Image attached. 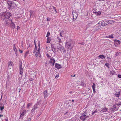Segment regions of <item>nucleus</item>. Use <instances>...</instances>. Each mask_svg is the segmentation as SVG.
Returning a JSON list of instances; mask_svg holds the SVG:
<instances>
[{"instance_id":"nucleus-9","label":"nucleus","mask_w":121,"mask_h":121,"mask_svg":"<svg viewBox=\"0 0 121 121\" xmlns=\"http://www.w3.org/2000/svg\"><path fill=\"white\" fill-rule=\"evenodd\" d=\"M72 14L73 15V19H75L77 17L78 15L77 13L75 11H73L72 12Z\"/></svg>"},{"instance_id":"nucleus-45","label":"nucleus","mask_w":121,"mask_h":121,"mask_svg":"<svg viewBox=\"0 0 121 121\" xmlns=\"http://www.w3.org/2000/svg\"><path fill=\"white\" fill-rule=\"evenodd\" d=\"M47 56L48 58H50L51 57V56H50V55H49L48 54L47 55Z\"/></svg>"},{"instance_id":"nucleus-26","label":"nucleus","mask_w":121,"mask_h":121,"mask_svg":"<svg viewBox=\"0 0 121 121\" xmlns=\"http://www.w3.org/2000/svg\"><path fill=\"white\" fill-rule=\"evenodd\" d=\"M37 109L36 108H35V107H33V108L32 109L31 111V113H33L35 110Z\"/></svg>"},{"instance_id":"nucleus-21","label":"nucleus","mask_w":121,"mask_h":121,"mask_svg":"<svg viewBox=\"0 0 121 121\" xmlns=\"http://www.w3.org/2000/svg\"><path fill=\"white\" fill-rule=\"evenodd\" d=\"M95 84L94 83H93V84L92 86V88L93 89V92L94 93H95Z\"/></svg>"},{"instance_id":"nucleus-16","label":"nucleus","mask_w":121,"mask_h":121,"mask_svg":"<svg viewBox=\"0 0 121 121\" xmlns=\"http://www.w3.org/2000/svg\"><path fill=\"white\" fill-rule=\"evenodd\" d=\"M107 21H104L101 22V25L102 26H104L107 25Z\"/></svg>"},{"instance_id":"nucleus-27","label":"nucleus","mask_w":121,"mask_h":121,"mask_svg":"<svg viewBox=\"0 0 121 121\" xmlns=\"http://www.w3.org/2000/svg\"><path fill=\"white\" fill-rule=\"evenodd\" d=\"M99 57L101 58L102 59H103V58H105V57L104 56V55H99Z\"/></svg>"},{"instance_id":"nucleus-35","label":"nucleus","mask_w":121,"mask_h":121,"mask_svg":"<svg viewBox=\"0 0 121 121\" xmlns=\"http://www.w3.org/2000/svg\"><path fill=\"white\" fill-rule=\"evenodd\" d=\"M64 32V31H62L61 32H60V36L61 37L62 36V34Z\"/></svg>"},{"instance_id":"nucleus-2","label":"nucleus","mask_w":121,"mask_h":121,"mask_svg":"<svg viewBox=\"0 0 121 121\" xmlns=\"http://www.w3.org/2000/svg\"><path fill=\"white\" fill-rule=\"evenodd\" d=\"M89 117V116L87 115V112H85L82 114L81 116L79 118L81 120L84 121L86 120Z\"/></svg>"},{"instance_id":"nucleus-17","label":"nucleus","mask_w":121,"mask_h":121,"mask_svg":"<svg viewBox=\"0 0 121 121\" xmlns=\"http://www.w3.org/2000/svg\"><path fill=\"white\" fill-rule=\"evenodd\" d=\"M8 66L9 67L10 66H11L12 67L13 66V62L11 60L9 61V62L8 63Z\"/></svg>"},{"instance_id":"nucleus-24","label":"nucleus","mask_w":121,"mask_h":121,"mask_svg":"<svg viewBox=\"0 0 121 121\" xmlns=\"http://www.w3.org/2000/svg\"><path fill=\"white\" fill-rule=\"evenodd\" d=\"M80 120L78 118H77L75 117L73 119L72 121H79Z\"/></svg>"},{"instance_id":"nucleus-41","label":"nucleus","mask_w":121,"mask_h":121,"mask_svg":"<svg viewBox=\"0 0 121 121\" xmlns=\"http://www.w3.org/2000/svg\"><path fill=\"white\" fill-rule=\"evenodd\" d=\"M13 49H14V50L15 51V52H17V49H16L15 47H14L13 48Z\"/></svg>"},{"instance_id":"nucleus-55","label":"nucleus","mask_w":121,"mask_h":121,"mask_svg":"<svg viewBox=\"0 0 121 121\" xmlns=\"http://www.w3.org/2000/svg\"><path fill=\"white\" fill-rule=\"evenodd\" d=\"M84 83L83 82L81 83V85L82 86H84Z\"/></svg>"},{"instance_id":"nucleus-43","label":"nucleus","mask_w":121,"mask_h":121,"mask_svg":"<svg viewBox=\"0 0 121 121\" xmlns=\"http://www.w3.org/2000/svg\"><path fill=\"white\" fill-rule=\"evenodd\" d=\"M114 73H115L113 71L112 72V71H110L111 74L113 75L114 74Z\"/></svg>"},{"instance_id":"nucleus-61","label":"nucleus","mask_w":121,"mask_h":121,"mask_svg":"<svg viewBox=\"0 0 121 121\" xmlns=\"http://www.w3.org/2000/svg\"><path fill=\"white\" fill-rule=\"evenodd\" d=\"M66 103H67V104H68V103L69 104V102H68V101H66Z\"/></svg>"},{"instance_id":"nucleus-44","label":"nucleus","mask_w":121,"mask_h":121,"mask_svg":"<svg viewBox=\"0 0 121 121\" xmlns=\"http://www.w3.org/2000/svg\"><path fill=\"white\" fill-rule=\"evenodd\" d=\"M53 7L54 10L55 11L56 13H57L55 9V7Z\"/></svg>"},{"instance_id":"nucleus-10","label":"nucleus","mask_w":121,"mask_h":121,"mask_svg":"<svg viewBox=\"0 0 121 121\" xmlns=\"http://www.w3.org/2000/svg\"><path fill=\"white\" fill-rule=\"evenodd\" d=\"M120 41L117 40H115L114 41V44L116 46H118L120 44Z\"/></svg>"},{"instance_id":"nucleus-51","label":"nucleus","mask_w":121,"mask_h":121,"mask_svg":"<svg viewBox=\"0 0 121 121\" xmlns=\"http://www.w3.org/2000/svg\"><path fill=\"white\" fill-rule=\"evenodd\" d=\"M58 75H57L55 76V78H56V79L58 78Z\"/></svg>"},{"instance_id":"nucleus-30","label":"nucleus","mask_w":121,"mask_h":121,"mask_svg":"<svg viewBox=\"0 0 121 121\" xmlns=\"http://www.w3.org/2000/svg\"><path fill=\"white\" fill-rule=\"evenodd\" d=\"M32 104L31 103H29L27 104V108H29L31 106V105Z\"/></svg>"},{"instance_id":"nucleus-32","label":"nucleus","mask_w":121,"mask_h":121,"mask_svg":"<svg viewBox=\"0 0 121 121\" xmlns=\"http://www.w3.org/2000/svg\"><path fill=\"white\" fill-rule=\"evenodd\" d=\"M113 35H111L108 36V37H107V38H113Z\"/></svg>"},{"instance_id":"nucleus-48","label":"nucleus","mask_w":121,"mask_h":121,"mask_svg":"<svg viewBox=\"0 0 121 121\" xmlns=\"http://www.w3.org/2000/svg\"><path fill=\"white\" fill-rule=\"evenodd\" d=\"M20 28V27L19 26H17V30H19Z\"/></svg>"},{"instance_id":"nucleus-59","label":"nucleus","mask_w":121,"mask_h":121,"mask_svg":"<svg viewBox=\"0 0 121 121\" xmlns=\"http://www.w3.org/2000/svg\"><path fill=\"white\" fill-rule=\"evenodd\" d=\"M27 53H26L25 55V57L27 55Z\"/></svg>"},{"instance_id":"nucleus-47","label":"nucleus","mask_w":121,"mask_h":121,"mask_svg":"<svg viewBox=\"0 0 121 121\" xmlns=\"http://www.w3.org/2000/svg\"><path fill=\"white\" fill-rule=\"evenodd\" d=\"M118 77L119 78H121V75L120 74H118Z\"/></svg>"},{"instance_id":"nucleus-58","label":"nucleus","mask_w":121,"mask_h":121,"mask_svg":"<svg viewBox=\"0 0 121 121\" xmlns=\"http://www.w3.org/2000/svg\"><path fill=\"white\" fill-rule=\"evenodd\" d=\"M34 72H35L34 71H32L31 73L30 74H33V73H34Z\"/></svg>"},{"instance_id":"nucleus-5","label":"nucleus","mask_w":121,"mask_h":121,"mask_svg":"<svg viewBox=\"0 0 121 121\" xmlns=\"http://www.w3.org/2000/svg\"><path fill=\"white\" fill-rule=\"evenodd\" d=\"M115 97H119L121 95V92L119 91H115V92L114 93Z\"/></svg>"},{"instance_id":"nucleus-25","label":"nucleus","mask_w":121,"mask_h":121,"mask_svg":"<svg viewBox=\"0 0 121 121\" xmlns=\"http://www.w3.org/2000/svg\"><path fill=\"white\" fill-rule=\"evenodd\" d=\"M107 109L106 108H104L101 111V112H104L107 110Z\"/></svg>"},{"instance_id":"nucleus-38","label":"nucleus","mask_w":121,"mask_h":121,"mask_svg":"<svg viewBox=\"0 0 121 121\" xmlns=\"http://www.w3.org/2000/svg\"><path fill=\"white\" fill-rule=\"evenodd\" d=\"M105 65L108 68H109V64L108 63H106L105 64Z\"/></svg>"},{"instance_id":"nucleus-52","label":"nucleus","mask_w":121,"mask_h":121,"mask_svg":"<svg viewBox=\"0 0 121 121\" xmlns=\"http://www.w3.org/2000/svg\"><path fill=\"white\" fill-rule=\"evenodd\" d=\"M31 120V118H29L27 119V121H30Z\"/></svg>"},{"instance_id":"nucleus-20","label":"nucleus","mask_w":121,"mask_h":121,"mask_svg":"<svg viewBox=\"0 0 121 121\" xmlns=\"http://www.w3.org/2000/svg\"><path fill=\"white\" fill-rule=\"evenodd\" d=\"M113 107H114L112 109V110L113 111L115 110V109H116L115 110V111L118 110V108H117V107L116 106V105L115 104H114L113 105Z\"/></svg>"},{"instance_id":"nucleus-46","label":"nucleus","mask_w":121,"mask_h":121,"mask_svg":"<svg viewBox=\"0 0 121 121\" xmlns=\"http://www.w3.org/2000/svg\"><path fill=\"white\" fill-rule=\"evenodd\" d=\"M50 18H48V17L47 18V21H50Z\"/></svg>"},{"instance_id":"nucleus-14","label":"nucleus","mask_w":121,"mask_h":121,"mask_svg":"<svg viewBox=\"0 0 121 121\" xmlns=\"http://www.w3.org/2000/svg\"><path fill=\"white\" fill-rule=\"evenodd\" d=\"M20 74L22 75L23 73V69L22 67V64L19 65Z\"/></svg>"},{"instance_id":"nucleus-22","label":"nucleus","mask_w":121,"mask_h":121,"mask_svg":"<svg viewBox=\"0 0 121 121\" xmlns=\"http://www.w3.org/2000/svg\"><path fill=\"white\" fill-rule=\"evenodd\" d=\"M12 28H15V24L13 23L12 21L10 24Z\"/></svg>"},{"instance_id":"nucleus-15","label":"nucleus","mask_w":121,"mask_h":121,"mask_svg":"<svg viewBox=\"0 0 121 121\" xmlns=\"http://www.w3.org/2000/svg\"><path fill=\"white\" fill-rule=\"evenodd\" d=\"M33 74H30V76L32 78H35L36 73L35 72H34Z\"/></svg>"},{"instance_id":"nucleus-11","label":"nucleus","mask_w":121,"mask_h":121,"mask_svg":"<svg viewBox=\"0 0 121 121\" xmlns=\"http://www.w3.org/2000/svg\"><path fill=\"white\" fill-rule=\"evenodd\" d=\"M42 101L41 100H40L39 102H38L36 104H35V105L33 107H35L37 109L39 107V106L40 104L41 103L40 102Z\"/></svg>"},{"instance_id":"nucleus-7","label":"nucleus","mask_w":121,"mask_h":121,"mask_svg":"<svg viewBox=\"0 0 121 121\" xmlns=\"http://www.w3.org/2000/svg\"><path fill=\"white\" fill-rule=\"evenodd\" d=\"M25 113L26 110H23L21 113L20 112L21 114L19 117V119H22L23 118V116L25 114Z\"/></svg>"},{"instance_id":"nucleus-31","label":"nucleus","mask_w":121,"mask_h":121,"mask_svg":"<svg viewBox=\"0 0 121 121\" xmlns=\"http://www.w3.org/2000/svg\"><path fill=\"white\" fill-rule=\"evenodd\" d=\"M50 38L49 37L48 38V39L47 41V43H50Z\"/></svg>"},{"instance_id":"nucleus-12","label":"nucleus","mask_w":121,"mask_h":121,"mask_svg":"<svg viewBox=\"0 0 121 121\" xmlns=\"http://www.w3.org/2000/svg\"><path fill=\"white\" fill-rule=\"evenodd\" d=\"M11 20L9 19H7L4 22V23L7 25H9L11 22Z\"/></svg>"},{"instance_id":"nucleus-4","label":"nucleus","mask_w":121,"mask_h":121,"mask_svg":"<svg viewBox=\"0 0 121 121\" xmlns=\"http://www.w3.org/2000/svg\"><path fill=\"white\" fill-rule=\"evenodd\" d=\"M11 15V13L7 12H4L3 13L1 14L2 16V17H4V19L9 18L10 17Z\"/></svg>"},{"instance_id":"nucleus-49","label":"nucleus","mask_w":121,"mask_h":121,"mask_svg":"<svg viewBox=\"0 0 121 121\" xmlns=\"http://www.w3.org/2000/svg\"><path fill=\"white\" fill-rule=\"evenodd\" d=\"M34 44H35V48L36 49L37 48V47H36V44L35 43V40H34Z\"/></svg>"},{"instance_id":"nucleus-6","label":"nucleus","mask_w":121,"mask_h":121,"mask_svg":"<svg viewBox=\"0 0 121 121\" xmlns=\"http://www.w3.org/2000/svg\"><path fill=\"white\" fill-rule=\"evenodd\" d=\"M43 95H44V98L45 99L49 95L48 92V90H46L43 93Z\"/></svg>"},{"instance_id":"nucleus-56","label":"nucleus","mask_w":121,"mask_h":121,"mask_svg":"<svg viewBox=\"0 0 121 121\" xmlns=\"http://www.w3.org/2000/svg\"><path fill=\"white\" fill-rule=\"evenodd\" d=\"M107 59L108 60H109L110 59V58L108 57H107Z\"/></svg>"},{"instance_id":"nucleus-62","label":"nucleus","mask_w":121,"mask_h":121,"mask_svg":"<svg viewBox=\"0 0 121 121\" xmlns=\"http://www.w3.org/2000/svg\"><path fill=\"white\" fill-rule=\"evenodd\" d=\"M68 113V112H67L66 113H64V114L65 115L66 114H67V113Z\"/></svg>"},{"instance_id":"nucleus-29","label":"nucleus","mask_w":121,"mask_h":121,"mask_svg":"<svg viewBox=\"0 0 121 121\" xmlns=\"http://www.w3.org/2000/svg\"><path fill=\"white\" fill-rule=\"evenodd\" d=\"M35 55L37 57H38V56L40 57L41 56L40 53H36Z\"/></svg>"},{"instance_id":"nucleus-13","label":"nucleus","mask_w":121,"mask_h":121,"mask_svg":"<svg viewBox=\"0 0 121 121\" xmlns=\"http://www.w3.org/2000/svg\"><path fill=\"white\" fill-rule=\"evenodd\" d=\"M55 67L58 69H60L62 68V67L60 64H58L56 63L55 64Z\"/></svg>"},{"instance_id":"nucleus-3","label":"nucleus","mask_w":121,"mask_h":121,"mask_svg":"<svg viewBox=\"0 0 121 121\" xmlns=\"http://www.w3.org/2000/svg\"><path fill=\"white\" fill-rule=\"evenodd\" d=\"M72 42V41L71 39H69L68 41H67L65 44L66 48L69 49H71L73 47Z\"/></svg>"},{"instance_id":"nucleus-40","label":"nucleus","mask_w":121,"mask_h":121,"mask_svg":"<svg viewBox=\"0 0 121 121\" xmlns=\"http://www.w3.org/2000/svg\"><path fill=\"white\" fill-rule=\"evenodd\" d=\"M33 79H34V78H31H31H30L29 80L30 81H33Z\"/></svg>"},{"instance_id":"nucleus-57","label":"nucleus","mask_w":121,"mask_h":121,"mask_svg":"<svg viewBox=\"0 0 121 121\" xmlns=\"http://www.w3.org/2000/svg\"><path fill=\"white\" fill-rule=\"evenodd\" d=\"M2 96H3V94H2V95H1V98L0 99V100H1L2 99Z\"/></svg>"},{"instance_id":"nucleus-36","label":"nucleus","mask_w":121,"mask_h":121,"mask_svg":"<svg viewBox=\"0 0 121 121\" xmlns=\"http://www.w3.org/2000/svg\"><path fill=\"white\" fill-rule=\"evenodd\" d=\"M4 108V106H3L2 107H1V106L0 107V110L1 111H2L3 110V109Z\"/></svg>"},{"instance_id":"nucleus-28","label":"nucleus","mask_w":121,"mask_h":121,"mask_svg":"<svg viewBox=\"0 0 121 121\" xmlns=\"http://www.w3.org/2000/svg\"><path fill=\"white\" fill-rule=\"evenodd\" d=\"M61 38H60V37L58 36L57 37V39H58L59 42V43H60L61 42Z\"/></svg>"},{"instance_id":"nucleus-54","label":"nucleus","mask_w":121,"mask_h":121,"mask_svg":"<svg viewBox=\"0 0 121 121\" xmlns=\"http://www.w3.org/2000/svg\"><path fill=\"white\" fill-rule=\"evenodd\" d=\"M30 13H31V15L32 14V11L31 10H30ZM30 16H31V15H30Z\"/></svg>"},{"instance_id":"nucleus-39","label":"nucleus","mask_w":121,"mask_h":121,"mask_svg":"<svg viewBox=\"0 0 121 121\" xmlns=\"http://www.w3.org/2000/svg\"><path fill=\"white\" fill-rule=\"evenodd\" d=\"M101 26L100 25L97 26H97H96V27H97V28L98 29L100 28H101Z\"/></svg>"},{"instance_id":"nucleus-19","label":"nucleus","mask_w":121,"mask_h":121,"mask_svg":"<svg viewBox=\"0 0 121 121\" xmlns=\"http://www.w3.org/2000/svg\"><path fill=\"white\" fill-rule=\"evenodd\" d=\"M49 62L51 63L54 64L55 62V60L54 59L51 58Z\"/></svg>"},{"instance_id":"nucleus-1","label":"nucleus","mask_w":121,"mask_h":121,"mask_svg":"<svg viewBox=\"0 0 121 121\" xmlns=\"http://www.w3.org/2000/svg\"><path fill=\"white\" fill-rule=\"evenodd\" d=\"M7 3L8 5V8L9 10L15 9L17 7L16 4L13 1H8Z\"/></svg>"},{"instance_id":"nucleus-33","label":"nucleus","mask_w":121,"mask_h":121,"mask_svg":"<svg viewBox=\"0 0 121 121\" xmlns=\"http://www.w3.org/2000/svg\"><path fill=\"white\" fill-rule=\"evenodd\" d=\"M116 105L117 106H121V102H119Z\"/></svg>"},{"instance_id":"nucleus-23","label":"nucleus","mask_w":121,"mask_h":121,"mask_svg":"<svg viewBox=\"0 0 121 121\" xmlns=\"http://www.w3.org/2000/svg\"><path fill=\"white\" fill-rule=\"evenodd\" d=\"M107 21V25L109 24H112L114 22V21L112 20H109Z\"/></svg>"},{"instance_id":"nucleus-64","label":"nucleus","mask_w":121,"mask_h":121,"mask_svg":"<svg viewBox=\"0 0 121 121\" xmlns=\"http://www.w3.org/2000/svg\"><path fill=\"white\" fill-rule=\"evenodd\" d=\"M119 55V53H116V56H118Z\"/></svg>"},{"instance_id":"nucleus-60","label":"nucleus","mask_w":121,"mask_h":121,"mask_svg":"<svg viewBox=\"0 0 121 121\" xmlns=\"http://www.w3.org/2000/svg\"><path fill=\"white\" fill-rule=\"evenodd\" d=\"M54 65V64L52 63V66H53Z\"/></svg>"},{"instance_id":"nucleus-37","label":"nucleus","mask_w":121,"mask_h":121,"mask_svg":"<svg viewBox=\"0 0 121 121\" xmlns=\"http://www.w3.org/2000/svg\"><path fill=\"white\" fill-rule=\"evenodd\" d=\"M50 32H48L47 34L46 37L48 38L49 37H48L50 35Z\"/></svg>"},{"instance_id":"nucleus-42","label":"nucleus","mask_w":121,"mask_h":121,"mask_svg":"<svg viewBox=\"0 0 121 121\" xmlns=\"http://www.w3.org/2000/svg\"><path fill=\"white\" fill-rule=\"evenodd\" d=\"M96 112V110L94 111L93 112L92 114V115H93Z\"/></svg>"},{"instance_id":"nucleus-50","label":"nucleus","mask_w":121,"mask_h":121,"mask_svg":"<svg viewBox=\"0 0 121 121\" xmlns=\"http://www.w3.org/2000/svg\"><path fill=\"white\" fill-rule=\"evenodd\" d=\"M19 52H20V53H22L23 52V51L22 50H19Z\"/></svg>"},{"instance_id":"nucleus-34","label":"nucleus","mask_w":121,"mask_h":121,"mask_svg":"<svg viewBox=\"0 0 121 121\" xmlns=\"http://www.w3.org/2000/svg\"><path fill=\"white\" fill-rule=\"evenodd\" d=\"M95 13V14L97 15H100V14L101 13L100 12H98Z\"/></svg>"},{"instance_id":"nucleus-53","label":"nucleus","mask_w":121,"mask_h":121,"mask_svg":"<svg viewBox=\"0 0 121 121\" xmlns=\"http://www.w3.org/2000/svg\"><path fill=\"white\" fill-rule=\"evenodd\" d=\"M71 76L72 77H75V74H74V75H71Z\"/></svg>"},{"instance_id":"nucleus-63","label":"nucleus","mask_w":121,"mask_h":121,"mask_svg":"<svg viewBox=\"0 0 121 121\" xmlns=\"http://www.w3.org/2000/svg\"><path fill=\"white\" fill-rule=\"evenodd\" d=\"M68 113V112H67L66 113H64V114L65 115L66 114H67V113Z\"/></svg>"},{"instance_id":"nucleus-8","label":"nucleus","mask_w":121,"mask_h":121,"mask_svg":"<svg viewBox=\"0 0 121 121\" xmlns=\"http://www.w3.org/2000/svg\"><path fill=\"white\" fill-rule=\"evenodd\" d=\"M57 49L60 50V51H61V52H62V51H63V52H64V51L63 49V47L62 46L60 45V44H58L57 46Z\"/></svg>"},{"instance_id":"nucleus-18","label":"nucleus","mask_w":121,"mask_h":121,"mask_svg":"<svg viewBox=\"0 0 121 121\" xmlns=\"http://www.w3.org/2000/svg\"><path fill=\"white\" fill-rule=\"evenodd\" d=\"M38 46L39 47V48H38V50L37 51V52L36 53H40V43L39 41H38Z\"/></svg>"}]
</instances>
